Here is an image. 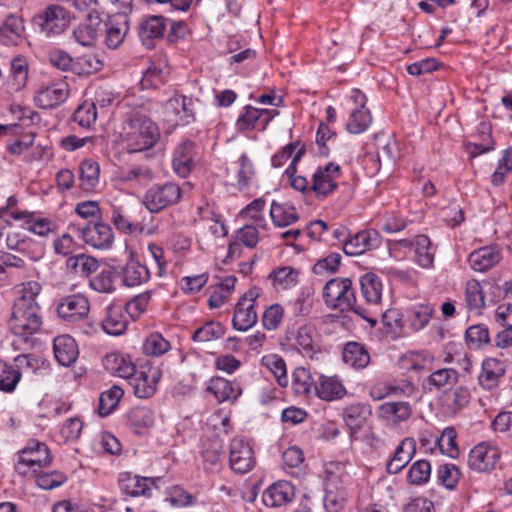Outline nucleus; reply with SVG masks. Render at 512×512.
Returning <instances> with one entry per match:
<instances>
[{
	"label": "nucleus",
	"mask_w": 512,
	"mask_h": 512,
	"mask_svg": "<svg viewBox=\"0 0 512 512\" xmlns=\"http://www.w3.org/2000/svg\"><path fill=\"white\" fill-rule=\"evenodd\" d=\"M42 323L41 307L38 302L16 299L9 319V328L15 337V349H40L41 343L34 334L40 330Z\"/></svg>",
	"instance_id": "1"
},
{
	"label": "nucleus",
	"mask_w": 512,
	"mask_h": 512,
	"mask_svg": "<svg viewBox=\"0 0 512 512\" xmlns=\"http://www.w3.org/2000/svg\"><path fill=\"white\" fill-rule=\"evenodd\" d=\"M159 138L157 124L144 114L133 113L123 125V142L129 153L149 150Z\"/></svg>",
	"instance_id": "2"
},
{
	"label": "nucleus",
	"mask_w": 512,
	"mask_h": 512,
	"mask_svg": "<svg viewBox=\"0 0 512 512\" xmlns=\"http://www.w3.org/2000/svg\"><path fill=\"white\" fill-rule=\"evenodd\" d=\"M322 297L326 306L330 309H338L341 312L353 311L367 321V311L356 303L352 281L349 278H332L326 282L322 290Z\"/></svg>",
	"instance_id": "3"
},
{
	"label": "nucleus",
	"mask_w": 512,
	"mask_h": 512,
	"mask_svg": "<svg viewBox=\"0 0 512 512\" xmlns=\"http://www.w3.org/2000/svg\"><path fill=\"white\" fill-rule=\"evenodd\" d=\"M324 507L328 512H339L345 505L351 476L340 462H330L325 468Z\"/></svg>",
	"instance_id": "4"
},
{
	"label": "nucleus",
	"mask_w": 512,
	"mask_h": 512,
	"mask_svg": "<svg viewBox=\"0 0 512 512\" xmlns=\"http://www.w3.org/2000/svg\"><path fill=\"white\" fill-rule=\"evenodd\" d=\"M51 462L52 457L47 445L32 442L20 451L18 462L15 464V471L20 475L28 476L30 473H38L42 468L50 465Z\"/></svg>",
	"instance_id": "5"
},
{
	"label": "nucleus",
	"mask_w": 512,
	"mask_h": 512,
	"mask_svg": "<svg viewBox=\"0 0 512 512\" xmlns=\"http://www.w3.org/2000/svg\"><path fill=\"white\" fill-rule=\"evenodd\" d=\"M182 196L179 185L173 182L156 184L150 187L144 194L142 203L151 213H158L168 206L178 203Z\"/></svg>",
	"instance_id": "6"
},
{
	"label": "nucleus",
	"mask_w": 512,
	"mask_h": 512,
	"mask_svg": "<svg viewBox=\"0 0 512 512\" xmlns=\"http://www.w3.org/2000/svg\"><path fill=\"white\" fill-rule=\"evenodd\" d=\"M259 295L260 290L252 288L238 300L232 318V324L236 330L246 331L256 324L258 316L255 305Z\"/></svg>",
	"instance_id": "7"
},
{
	"label": "nucleus",
	"mask_w": 512,
	"mask_h": 512,
	"mask_svg": "<svg viewBox=\"0 0 512 512\" xmlns=\"http://www.w3.org/2000/svg\"><path fill=\"white\" fill-rule=\"evenodd\" d=\"M90 311V303L86 296L73 294L62 297L56 306L57 316L67 323L84 320Z\"/></svg>",
	"instance_id": "8"
},
{
	"label": "nucleus",
	"mask_w": 512,
	"mask_h": 512,
	"mask_svg": "<svg viewBox=\"0 0 512 512\" xmlns=\"http://www.w3.org/2000/svg\"><path fill=\"white\" fill-rule=\"evenodd\" d=\"M72 229L79 232L84 242L96 249H109L114 242V234L108 224L96 222L93 225L72 224Z\"/></svg>",
	"instance_id": "9"
},
{
	"label": "nucleus",
	"mask_w": 512,
	"mask_h": 512,
	"mask_svg": "<svg viewBox=\"0 0 512 512\" xmlns=\"http://www.w3.org/2000/svg\"><path fill=\"white\" fill-rule=\"evenodd\" d=\"M41 30L48 35H59L66 30L70 23L69 13L59 5H49L35 17Z\"/></svg>",
	"instance_id": "10"
},
{
	"label": "nucleus",
	"mask_w": 512,
	"mask_h": 512,
	"mask_svg": "<svg viewBox=\"0 0 512 512\" xmlns=\"http://www.w3.org/2000/svg\"><path fill=\"white\" fill-rule=\"evenodd\" d=\"M499 449L488 442H481L471 449L468 455V466L480 473L491 471L498 462Z\"/></svg>",
	"instance_id": "11"
},
{
	"label": "nucleus",
	"mask_w": 512,
	"mask_h": 512,
	"mask_svg": "<svg viewBox=\"0 0 512 512\" xmlns=\"http://www.w3.org/2000/svg\"><path fill=\"white\" fill-rule=\"evenodd\" d=\"M163 109L168 121L184 125L194 119V101L191 97L175 93L166 101Z\"/></svg>",
	"instance_id": "12"
},
{
	"label": "nucleus",
	"mask_w": 512,
	"mask_h": 512,
	"mask_svg": "<svg viewBox=\"0 0 512 512\" xmlns=\"http://www.w3.org/2000/svg\"><path fill=\"white\" fill-rule=\"evenodd\" d=\"M341 175V168L338 164L329 162L324 167H319L313 175L311 190L319 197H327L334 192L338 186L337 179Z\"/></svg>",
	"instance_id": "13"
},
{
	"label": "nucleus",
	"mask_w": 512,
	"mask_h": 512,
	"mask_svg": "<svg viewBox=\"0 0 512 512\" xmlns=\"http://www.w3.org/2000/svg\"><path fill=\"white\" fill-rule=\"evenodd\" d=\"M229 463L231 469L240 474L247 473L254 467V452L247 441L242 438L231 441Z\"/></svg>",
	"instance_id": "14"
},
{
	"label": "nucleus",
	"mask_w": 512,
	"mask_h": 512,
	"mask_svg": "<svg viewBox=\"0 0 512 512\" xmlns=\"http://www.w3.org/2000/svg\"><path fill=\"white\" fill-rule=\"evenodd\" d=\"M167 20L161 15H151L142 20L138 27V35L142 44L148 49L156 46L166 31Z\"/></svg>",
	"instance_id": "15"
},
{
	"label": "nucleus",
	"mask_w": 512,
	"mask_h": 512,
	"mask_svg": "<svg viewBox=\"0 0 512 512\" xmlns=\"http://www.w3.org/2000/svg\"><path fill=\"white\" fill-rule=\"evenodd\" d=\"M134 378V394L138 398H150L156 392L157 384L162 376L159 367L153 365L142 366L136 370Z\"/></svg>",
	"instance_id": "16"
},
{
	"label": "nucleus",
	"mask_w": 512,
	"mask_h": 512,
	"mask_svg": "<svg viewBox=\"0 0 512 512\" xmlns=\"http://www.w3.org/2000/svg\"><path fill=\"white\" fill-rule=\"evenodd\" d=\"M195 143L185 140L177 145L172 158L174 172L182 177H187L195 167Z\"/></svg>",
	"instance_id": "17"
},
{
	"label": "nucleus",
	"mask_w": 512,
	"mask_h": 512,
	"mask_svg": "<svg viewBox=\"0 0 512 512\" xmlns=\"http://www.w3.org/2000/svg\"><path fill=\"white\" fill-rule=\"evenodd\" d=\"M379 243L380 236L376 230H363L344 241L343 252L348 256H357L377 248Z\"/></svg>",
	"instance_id": "18"
},
{
	"label": "nucleus",
	"mask_w": 512,
	"mask_h": 512,
	"mask_svg": "<svg viewBox=\"0 0 512 512\" xmlns=\"http://www.w3.org/2000/svg\"><path fill=\"white\" fill-rule=\"evenodd\" d=\"M105 44L111 49L118 48L129 30V18L125 12H116L105 23Z\"/></svg>",
	"instance_id": "19"
},
{
	"label": "nucleus",
	"mask_w": 512,
	"mask_h": 512,
	"mask_svg": "<svg viewBox=\"0 0 512 512\" xmlns=\"http://www.w3.org/2000/svg\"><path fill=\"white\" fill-rule=\"evenodd\" d=\"M154 484V479L134 475L131 472H122L118 477L120 490L131 497L150 496V491Z\"/></svg>",
	"instance_id": "20"
},
{
	"label": "nucleus",
	"mask_w": 512,
	"mask_h": 512,
	"mask_svg": "<svg viewBox=\"0 0 512 512\" xmlns=\"http://www.w3.org/2000/svg\"><path fill=\"white\" fill-rule=\"evenodd\" d=\"M125 425L135 434H146L154 425L155 414L145 406L132 407L124 415Z\"/></svg>",
	"instance_id": "21"
},
{
	"label": "nucleus",
	"mask_w": 512,
	"mask_h": 512,
	"mask_svg": "<svg viewBox=\"0 0 512 512\" xmlns=\"http://www.w3.org/2000/svg\"><path fill=\"white\" fill-rule=\"evenodd\" d=\"M68 86L66 83H54L41 87L35 97V104L42 109H52L63 103L68 97Z\"/></svg>",
	"instance_id": "22"
},
{
	"label": "nucleus",
	"mask_w": 512,
	"mask_h": 512,
	"mask_svg": "<svg viewBox=\"0 0 512 512\" xmlns=\"http://www.w3.org/2000/svg\"><path fill=\"white\" fill-rule=\"evenodd\" d=\"M502 259L501 249L497 245L484 246L470 253L468 262L477 272H486Z\"/></svg>",
	"instance_id": "23"
},
{
	"label": "nucleus",
	"mask_w": 512,
	"mask_h": 512,
	"mask_svg": "<svg viewBox=\"0 0 512 512\" xmlns=\"http://www.w3.org/2000/svg\"><path fill=\"white\" fill-rule=\"evenodd\" d=\"M354 99L360 106L351 112L346 129L349 133L360 134L370 126L372 117L370 111L365 107L366 96L357 91Z\"/></svg>",
	"instance_id": "24"
},
{
	"label": "nucleus",
	"mask_w": 512,
	"mask_h": 512,
	"mask_svg": "<svg viewBox=\"0 0 512 512\" xmlns=\"http://www.w3.org/2000/svg\"><path fill=\"white\" fill-rule=\"evenodd\" d=\"M415 453V440L411 437L404 438L396 447L392 458L386 464L387 473H399L411 461Z\"/></svg>",
	"instance_id": "25"
},
{
	"label": "nucleus",
	"mask_w": 512,
	"mask_h": 512,
	"mask_svg": "<svg viewBox=\"0 0 512 512\" xmlns=\"http://www.w3.org/2000/svg\"><path fill=\"white\" fill-rule=\"evenodd\" d=\"M24 21L15 14L7 16L0 26V42L6 46H16L24 39Z\"/></svg>",
	"instance_id": "26"
},
{
	"label": "nucleus",
	"mask_w": 512,
	"mask_h": 512,
	"mask_svg": "<svg viewBox=\"0 0 512 512\" xmlns=\"http://www.w3.org/2000/svg\"><path fill=\"white\" fill-rule=\"evenodd\" d=\"M102 362L104 368L112 375L130 379L136 374V364L128 354H105Z\"/></svg>",
	"instance_id": "27"
},
{
	"label": "nucleus",
	"mask_w": 512,
	"mask_h": 512,
	"mask_svg": "<svg viewBox=\"0 0 512 512\" xmlns=\"http://www.w3.org/2000/svg\"><path fill=\"white\" fill-rule=\"evenodd\" d=\"M277 114L275 109H258L248 106L245 113L238 118L237 125L241 131H250L257 128L258 122H261V129H264L270 119Z\"/></svg>",
	"instance_id": "28"
},
{
	"label": "nucleus",
	"mask_w": 512,
	"mask_h": 512,
	"mask_svg": "<svg viewBox=\"0 0 512 512\" xmlns=\"http://www.w3.org/2000/svg\"><path fill=\"white\" fill-rule=\"evenodd\" d=\"M101 30V18L98 15L89 14L87 19L73 30V36L80 45L92 46Z\"/></svg>",
	"instance_id": "29"
},
{
	"label": "nucleus",
	"mask_w": 512,
	"mask_h": 512,
	"mask_svg": "<svg viewBox=\"0 0 512 512\" xmlns=\"http://www.w3.org/2000/svg\"><path fill=\"white\" fill-rule=\"evenodd\" d=\"M202 462L205 470L218 471L222 466L224 443L219 437H213L203 444Z\"/></svg>",
	"instance_id": "30"
},
{
	"label": "nucleus",
	"mask_w": 512,
	"mask_h": 512,
	"mask_svg": "<svg viewBox=\"0 0 512 512\" xmlns=\"http://www.w3.org/2000/svg\"><path fill=\"white\" fill-rule=\"evenodd\" d=\"M412 413V406L406 401L385 402L377 410L380 418L392 423L405 422L411 417Z\"/></svg>",
	"instance_id": "31"
},
{
	"label": "nucleus",
	"mask_w": 512,
	"mask_h": 512,
	"mask_svg": "<svg viewBox=\"0 0 512 512\" xmlns=\"http://www.w3.org/2000/svg\"><path fill=\"white\" fill-rule=\"evenodd\" d=\"M11 217L14 220H24L27 230L39 236H47L49 233L54 232L57 227L56 223L48 218H35L33 212L13 211L11 212Z\"/></svg>",
	"instance_id": "32"
},
{
	"label": "nucleus",
	"mask_w": 512,
	"mask_h": 512,
	"mask_svg": "<svg viewBox=\"0 0 512 512\" xmlns=\"http://www.w3.org/2000/svg\"><path fill=\"white\" fill-rule=\"evenodd\" d=\"M316 395L325 401H333L343 398L347 390L337 376H320L315 385Z\"/></svg>",
	"instance_id": "33"
},
{
	"label": "nucleus",
	"mask_w": 512,
	"mask_h": 512,
	"mask_svg": "<svg viewBox=\"0 0 512 512\" xmlns=\"http://www.w3.org/2000/svg\"><path fill=\"white\" fill-rule=\"evenodd\" d=\"M343 420L353 437L365 424L367 416L370 415L369 408L361 403L347 406L343 410Z\"/></svg>",
	"instance_id": "34"
},
{
	"label": "nucleus",
	"mask_w": 512,
	"mask_h": 512,
	"mask_svg": "<svg viewBox=\"0 0 512 512\" xmlns=\"http://www.w3.org/2000/svg\"><path fill=\"white\" fill-rule=\"evenodd\" d=\"M122 282L127 287L138 286L150 278V272L145 265L138 261L130 260L121 269Z\"/></svg>",
	"instance_id": "35"
},
{
	"label": "nucleus",
	"mask_w": 512,
	"mask_h": 512,
	"mask_svg": "<svg viewBox=\"0 0 512 512\" xmlns=\"http://www.w3.org/2000/svg\"><path fill=\"white\" fill-rule=\"evenodd\" d=\"M208 390L214 394L219 402H233L241 395V389L238 385H235L222 377H215L211 379Z\"/></svg>",
	"instance_id": "36"
},
{
	"label": "nucleus",
	"mask_w": 512,
	"mask_h": 512,
	"mask_svg": "<svg viewBox=\"0 0 512 512\" xmlns=\"http://www.w3.org/2000/svg\"><path fill=\"white\" fill-rule=\"evenodd\" d=\"M464 340L469 350H482L491 345L489 330L484 324H476L465 331Z\"/></svg>",
	"instance_id": "37"
},
{
	"label": "nucleus",
	"mask_w": 512,
	"mask_h": 512,
	"mask_svg": "<svg viewBox=\"0 0 512 512\" xmlns=\"http://www.w3.org/2000/svg\"><path fill=\"white\" fill-rule=\"evenodd\" d=\"M470 401V392L464 386H458L444 392L441 397L443 406L450 413H456L463 409Z\"/></svg>",
	"instance_id": "38"
},
{
	"label": "nucleus",
	"mask_w": 512,
	"mask_h": 512,
	"mask_svg": "<svg viewBox=\"0 0 512 512\" xmlns=\"http://www.w3.org/2000/svg\"><path fill=\"white\" fill-rule=\"evenodd\" d=\"M505 370L506 366L502 360L496 357H489L482 363V371L479 376L480 382L490 388L504 375Z\"/></svg>",
	"instance_id": "39"
},
{
	"label": "nucleus",
	"mask_w": 512,
	"mask_h": 512,
	"mask_svg": "<svg viewBox=\"0 0 512 512\" xmlns=\"http://www.w3.org/2000/svg\"><path fill=\"white\" fill-rule=\"evenodd\" d=\"M361 293L367 303L378 304L382 297V282L380 278L372 273H365L360 278Z\"/></svg>",
	"instance_id": "40"
},
{
	"label": "nucleus",
	"mask_w": 512,
	"mask_h": 512,
	"mask_svg": "<svg viewBox=\"0 0 512 512\" xmlns=\"http://www.w3.org/2000/svg\"><path fill=\"white\" fill-rule=\"evenodd\" d=\"M262 501L267 507L278 508L288 502V482L284 480L271 484L263 493Z\"/></svg>",
	"instance_id": "41"
},
{
	"label": "nucleus",
	"mask_w": 512,
	"mask_h": 512,
	"mask_svg": "<svg viewBox=\"0 0 512 512\" xmlns=\"http://www.w3.org/2000/svg\"><path fill=\"white\" fill-rule=\"evenodd\" d=\"M314 287L312 283L306 282L302 284L299 291L296 294L293 312L296 316H307L311 312L312 305L314 302Z\"/></svg>",
	"instance_id": "42"
},
{
	"label": "nucleus",
	"mask_w": 512,
	"mask_h": 512,
	"mask_svg": "<svg viewBox=\"0 0 512 512\" xmlns=\"http://www.w3.org/2000/svg\"><path fill=\"white\" fill-rule=\"evenodd\" d=\"M79 172L82 189L85 191L93 190L99 182V164L91 159H86L80 163Z\"/></svg>",
	"instance_id": "43"
},
{
	"label": "nucleus",
	"mask_w": 512,
	"mask_h": 512,
	"mask_svg": "<svg viewBox=\"0 0 512 512\" xmlns=\"http://www.w3.org/2000/svg\"><path fill=\"white\" fill-rule=\"evenodd\" d=\"M67 268L82 276H88L90 273L95 272L99 267V262L96 258L85 254H78L70 256L66 261Z\"/></svg>",
	"instance_id": "44"
},
{
	"label": "nucleus",
	"mask_w": 512,
	"mask_h": 512,
	"mask_svg": "<svg viewBox=\"0 0 512 512\" xmlns=\"http://www.w3.org/2000/svg\"><path fill=\"white\" fill-rule=\"evenodd\" d=\"M103 62L98 55L88 53L74 59L73 73L76 75H90L100 71Z\"/></svg>",
	"instance_id": "45"
},
{
	"label": "nucleus",
	"mask_w": 512,
	"mask_h": 512,
	"mask_svg": "<svg viewBox=\"0 0 512 512\" xmlns=\"http://www.w3.org/2000/svg\"><path fill=\"white\" fill-rule=\"evenodd\" d=\"M124 391L117 385L101 393L99 397L98 412L102 417L108 416L118 405Z\"/></svg>",
	"instance_id": "46"
},
{
	"label": "nucleus",
	"mask_w": 512,
	"mask_h": 512,
	"mask_svg": "<svg viewBox=\"0 0 512 512\" xmlns=\"http://www.w3.org/2000/svg\"><path fill=\"white\" fill-rule=\"evenodd\" d=\"M431 476V464L425 459L417 460L410 466L407 473V481L411 485H424Z\"/></svg>",
	"instance_id": "47"
},
{
	"label": "nucleus",
	"mask_w": 512,
	"mask_h": 512,
	"mask_svg": "<svg viewBox=\"0 0 512 512\" xmlns=\"http://www.w3.org/2000/svg\"><path fill=\"white\" fill-rule=\"evenodd\" d=\"M28 61L24 56H17L11 61V80L13 89L18 91L25 87L28 80Z\"/></svg>",
	"instance_id": "48"
},
{
	"label": "nucleus",
	"mask_w": 512,
	"mask_h": 512,
	"mask_svg": "<svg viewBox=\"0 0 512 512\" xmlns=\"http://www.w3.org/2000/svg\"><path fill=\"white\" fill-rule=\"evenodd\" d=\"M21 379V373L7 362L0 360V391L11 393Z\"/></svg>",
	"instance_id": "49"
},
{
	"label": "nucleus",
	"mask_w": 512,
	"mask_h": 512,
	"mask_svg": "<svg viewBox=\"0 0 512 512\" xmlns=\"http://www.w3.org/2000/svg\"><path fill=\"white\" fill-rule=\"evenodd\" d=\"M262 363L269 368L280 386H287L288 380L286 377V363L284 359L279 357L278 354H265L262 358Z\"/></svg>",
	"instance_id": "50"
},
{
	"label": "nucleus",
	"mask_w": 512,
	"mask_h": 512,
	"mask_svg": "<svg viewBox=\"0 0 512 512\" xmlns=\"http://www.w3.org/2000/svg\"><path fill=\"white\" fill-rule=\"evenodd\" d=\"M313 381L310 372L304 368H296L292 374V387L297 396H308L311 393Z\"/></svg>",
	"instance_id": "51"
},
{
	"label": "nucleus",
	"mask_w": 512,
	"mask_h": 512,
	"mask_svg": "<svg viewBox=\"0 0 512 512\" xmlns=\"http://www.w3.org/2000/svg\"><path fill=\"white\" fill-rule=\"evenodd\" d=\"M412 245L415 247L419 265L424 268L429 267L434 259L430 239L426 235H418Z\"/></svg>",
	"instance_id": "52"
},
{
	"label": "nucleus",
	"mask_w": 512,
	"mask_h": 512,
	"mask_svg": "<svg viewBox=\"0 0 512 512\" xmlns=\"http://www.w3.org/2000/svg\"><path fill=\"white\" fill-rule=\"evenodd\" d=\"M127 323L120 311L110 307L107 317L102 322L103 330L110 335H120L126 329Z\"/></svg>",
	"instance_id": "53"
},
{
	"label": "nucleus",
	"mask_w": 512,
	"mask_h": 512,
	"mask_svg": "<svg viewBox=\"0 0 512 512\" xmlns=\"http://www.w3.org/2000/svg\"><path fill=\"white\" fill-rule=\"evenodd\" d=\"M36 478V484L38 487L44 490H51L64 484L67 477L60 471L42 472L41 470L33 474Z\"/></svg>",
	"instance_id": "54"
},
{
	"label": "nucleus",
	"mask_w": 512,
	"mask_h": 512,
	"mask_svg": "<svg viewBox=\"0 0 512 512\" xmlns=\"http://www.w3.org/2000/svg\"><path fill=\"white\" fill-rule=\"evenodd\" d=\"M466 302L470 310H478L485 305L484 295L480 283L475 280H469L465 290Z\"/></svg>",
	"instance_id": "55"
},
{
	"label": "nucleus",
	"mask_w": 512,
	"mask_h": 512,
	"mask_svg": "<svg viewBox=\"0 0 512 512\" xmlns=\"http://www.w3.org/2000/svg\"><path fill=\"white\" fill-rule=\"evenodd\" d=\"M237 185L240 190L245 189L250 184L255 175V169L251 160L246 154L240 156L238 160Z\"/></svg>",
	"instance_id": "56"
},
{
	"label": "nucleus",
	"mask_w": 512,
	"mask_h": 512,
	"mask_svg": "<svg viewBox=\"0 0 512 512\" xmlns=\"http://www.w3.org/2000/svg\"><path fill=\"white\" fill-rule=\"evenodd\" d=\"M223 333V326L219 322H208L193 333L192 339L195 342H208L220 338Z\"/></svg>",
	"instance_id": "57"
},
{
	"label": "nucleus",
	"mask_w": 512,
	"mask_h": 512,
	"mask_svg": "<svg viewBox=\"0 0 512 512\" xmlns=\"http://www.w3.org/2000/svg\"><path fill=\"white\" fill-rule=\"evenodd\" d=\"M304 460L303 451L297 446H290V469H296V471L290 470V477L301 480L308 474Z\"/></svg>",
	"instance_id": "58"
},
{
	"label": "nucleus",
	"mask_w": 512,
	"mask_h": 512,
	"mask_svg": "<svg viewBox=\"0 0 512 512\" xmlns=\"http://www.w3.org/2000/svg\"><path fill=\"white\" fill-rule=\"evenodd\" d=\"M457 380L458 372L451 368L438 369L428 378L429 384L433 385L437 389L455 384Z\"/></svg>",
	"instance_id": "59"
},
{
	"label": "nucleus",
	"mask_w": 512,
	"mask_h": 512,
	"mask_svg": "<svg viewBox=\"0 0 512 512\" xmlns=\"http://www.w3.org/2000/svg\"><path fill=\"white\" fill-rule=\"evenodd\" d=\"M438 481L448 489H454L460 477V471L454 464L440 465L437 470Z\"/></svg>",
	"instance_id": "60"
},
{
	"label": "nucleus",
	"mask_w": 512,
	"mask_h": 512,
	"mask_svg": "<svg viewBox=\"0 0 512 512\" xmlns=\"http://www.w3.org/2000/svg\"><path fill=\"white\" fill-rule=\"evenodd\" d=\"M434 309L428 304H421L413 308L411 311V327L418 331L424 328L430 321Z\"/></svg>",
	"instance_id": "61"
},
{
	"label": "nucleus",
	"mask_w": 512,
	"mask_h": 512,
	"mask_svg": "<svg viewBox=\"0 0 512 512\" xmlns=\"http://www.w3.org/2000/svg\"><path fill=\"white\" fill-rule=\"evenodd\" d=\"M152 291H145L144 293L136 295L133 299L127 302L125 309L133 320L138 319L147 308L151 299Z\"/></svg>",
	"instance_id": "62"
},
{
	"label": "nucleus",
	"mask_w": 512,
	"mask_h": 512,
	"mask_svg": "<svg viewBox=\"0 0 512 512\" xmlns=\"http://www.w3.org/2000/svg\"><path fill=\"white\" fill-rule=\"evenodd\" d=\"M316 337V329L312 323H305L304 325L298 328L296 334V349L299 351L303 350H312L314 339Z\"/></svg>",
	"instance_id": "63"
},
{
	"label": "nucleus",
	"mask_w": 512,
	"mask_h": 512,
	"mask_svg": "<svg viewBox=\"0 0 512 512\" xmlns=\"http://www.w3.org/2000/svg\"><path fill=\"white\" fill-rule=\"evenodd\" d=\"M341 255L339 253H331L328 256L319 259L313 266V272L316 275L325 273H335L341 264Z\"/></svg>",
	"instance_id": "64"
}]
</instances>
